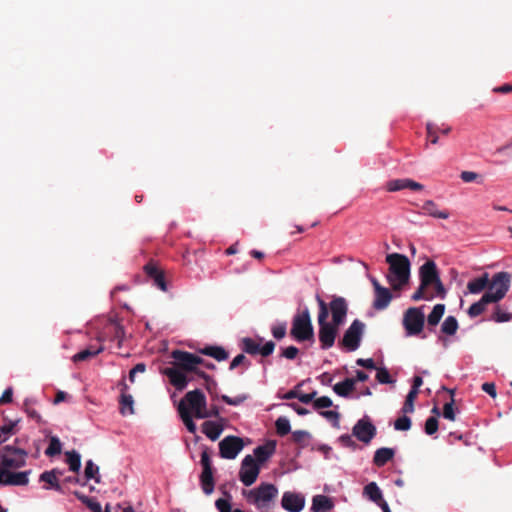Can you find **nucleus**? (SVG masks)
Masks as SVG:
<instances>
[{
    "label": "nucleus",
    "instance_id": "864d4df0",
    "mask_svg": "<svg viewBox=\"0 0 512 512\" xmlns=\"http://www.w3.org/2000/svg\"><path fill=\"white\" fill-rule=\"evenodd\" d=\"M310 437H311L310 433L305 430H295L292 432L293 441L295 443L301 445L302 447L306 446L305 441L307 439H310Z\"/></svg>",
    "mask_w": 512,
    "mask_h": 512
},
{
    "label": "nucleus",
    "instance_id": "49530a36",
    "mask_svg": "<svg viewBox=\"0 0 512 512\" xmlns=\"http://www.w3.org/2000/svg\"><path fill=\"white\" fill-rule=\"evenodd\" d=\"M276 432L279 436L283 437L291 432V424L287 417L280 416L275 421Z\"/></svg>",
    "mask_w": 512,
    "mask_h": 512
},
{
    "label": "nucleus",
    "instance_id": "cd10ccee",
    "mask_svg": "<svg viewBox=\"0 0 512 512\" xmlns=\"http://www.w3.org/2000/svg\"><path fill=\"white\" fill-rule=\"evenodd\" d=\"M396 450L390 447H381L377 449L373 456V464L376 467H383L395 456Z\"/></svg>",
    "mask_w": 512,
    "mask_h": 512
},
{
    "label": "nucleus",
    "instance_id": "f257e3e1",
    "mask_svg": "<svg viewBox=\"0 0 512 512\" xmlns=\"http://www.w3.org/2000/svg\"><path fill=\"white\" fill-rule=\"evenodd\" d=\"M511 274L506 271L495 273L491 278L489 290H487L482 297L473 303L467 310L470 318H475L481 315L488 304L498 303L507 294L510 288Z\"/></svg>",
    "mask_w": 512,
    "mask_h": 512
},
{
    "label": "nucleus",
    "instance_id": "7ed1b4c3",
    "mask_svg": "<svg viewBox=\"0 0 512 512\" xmlns=\"http://www.w3.org/2000/svg\"><path fill=\"white\" fill-rule=\"evenodd\" d=\"M317 301L319 305L317 320L319 326L318 338L320 342V348L322 350H328L335 343V339L339 331V325L327 321L329 315L327 304L319 296H317Z\"/></svg>",
    "mask_w": 512,
    "mask_h": 512
},
{
    "label": "nucleus",
    "instance_id": "f704fd0d",
    "mask_svg": "<svg viewBox=\"0 0 512 512\" xmlns=\"http://www.w3.org/2000/svg\"><path fill=\"white\" fill-rule=\"evenodd\" d=\"M427 136L432 144H437L439 141L438 132L447 135L451 131V127L447 125L438 126L437 124L428 122L426 124Z\"/></svg>",
    "mask_w": 512,
    "mask_h": 512
},
{
    "label": "nucleus",
    "instance_id": "2f4dec72",
    "mask_svg": "<svg viewBox=\"0 0 512 512\" xmlns=\"http://www.w3.org/2000/svg\"><path fill=\"white\" fill-rule=\"evenodd\" d=\"M178 412L188 432L195 434L197 427L193 421L192 414L189 411L188 406L185 404V401H180L178 405Z\"/></svg>",
    "mask_w": 512,
    "mask_h": 512
},
{
    "label": "nucleus",
    "instance_id": "5701e85b",
    "mask_svg": "<svg viewBox=\"0 0 512 512\" xmlns=\"http://www.w3.org/2000/svg\"><path fill=\"white\" fill-rule=\"evenodd\" d=\"M118 387L120 388V391H121L120 400H119L120 413L122 415L133 414L134 413V408H133L134 400H133L132 395L127 393L129 387L125 381V378H123L119 382Z\"/></svg>",
    "mask_w": 512,
    "mask_h": 512
},
{
    "label": "nucleus",
    "instance_id": "20e7f679",
    "mask_svg": "<svg viewBox=\"0 0 512 512\" xmlns=\"http://www.w3.org/2000/svg\"><path fill=\"white\" fill-rule=\"evenodd\" d=\"M290 335L299 343L306 341L314 342V329L307 306H304L302 310L298 309L293 316Z\"/></svg>",
    "mask_w": 512,
    "mask_h": 512
},
{
    "label": "nucleus",
    "instance_id": "f03ea898",
    "mask_svg": "<svg viewBox=\"0 0 512 512\" xmlns=\"http://www.w3.org/2000/svg\"><path fill=\"white\" fill-rule=\"evenodd\" d=\"M386 262L389 264L386 279L394 290H400L410 279L411 263L406 255L396 252L387 254Z\"/></svg>",
    "mask_w": 512,
    "mask_h": 512
},
{
    "label": "nucleus",
    "instance_id": "ddd939ff",
    "mask_svg": "<svg viewBox=\"0 0 512 512\" xmlns=\"http://www.w3.org/2000/svg\"><path fill=\"white\" fill-rule=\"evenodd\" d=\"M244 447L243 439L229 435L219 442V455L223 459H235Z\"/></svg>",
    "mask_w": 512,
    "mask_h": 512
},
{
    "label": "nucleus",
    "instance_id": "58836bf2",
    "mask_svg": "<svg viewBox=\"0 0 512 512\" xmlns=\"http://www.w3.org/2000/svg\"><path fill=\"white\" fill-rule=\"evenodd\" d=\"M363 495L374 503L383 499V493L376 482L366 484L363 489Z\"/></svg>",
    "mask_w": 512,
    "mask_h": 512
},
{
    "label": "nucleus",
    "instance_id": "e433bc0d",
    "mask_svg": "<svg viewBox=\"0 0 512 512\" xmlns=\"http://www.w3.org/2000/svg\"><path fill=\"white\" fill-rule=\"evenodd\" d=\"M104 350V347L102 345L97 346H89L88 348L81 350L80 352L73 355L72 360L74 362H81L85 361L89 358L95 357L98 354H100Z\"/></svg>",
    "mask_w": 512,
    "mask_h": 512
},
{
    "label": "nucleus",
    "instance_id": "473e14b6",
    "mask_svg": "<svg viewBox=\"0 0 512 512\" xmlns=\"http://www.w3.org/2000/svg\"><path fill=\"white\" fill-rule=\"evenodd\" d=\"M445 313L444 304H436L427 316V329L429 332H435V327L439 324Z\"/></svg>",
    "mask_w": 512,
    "mask_h": 512
},
{
    "label": "nucleus",
    "instance_id": "603ef678",
    "mask_svg": "<svg viewBox=\"0 0 512 512\" xmlns=\"http://www.w3.org/2000/svg\"><path fill=\"white\" fill-rule=\"evenodd\" d=\"M417 395L418 394H416V393H412L410 391L408 392L405 402L401 408L402 413L408 414V413H412L414 411V401H415Z\"/></svg>",
    "mask_w": 512,
    "mask_h": 512
},
{
    "label": "nucleus",
    "instance_id": "13d9d810",
    "mask_svg": "<svg viewBox=\"0 0 512 512\" xmlns=\"http://www.w3.org/2000/svg\"><path fill=\"white\" fill-rule=\"evenodd\" d=\"M17 422H10L8 424H4L0 427V443L6 441L8 437L13 433V429L16 426Z\"/></svg>",
    "mask_w": 512,
    "mask_h": 512
},
{
    "label": "nucleus",
    "instance_id": "c756f323",
    "mask_svg": "<svg viewBox=\"0 0 512 512\" xmlns=\"http://www.w3.org/2000/svg\"><path fill=\"white\" fill-rule=\"evenodd\" d=\"M422 214L437 219H448L450 214L447 210H438L437 204L433 200H426L421 206Z\"/></svg>",
    "mask_w": 512,
    "mask_h": 512
},
{
    "label": "nucleus",
    "instance_id": "0eeeda50",
    "mask_svg": "<svg viewBox=\"0 0 512 512\" xmlns=\"http://www.w3.org/2000/svg\"><path fill=\"white\" fill-rule=\"evenodd\" d=\"M422 307H410L403 316V326L406 336L420 335L425 324V315Z\"/></svg>",
    "mask_w": 512,
    "mask_h": 512
},
{
    "label": "nucleus",
    "instance_id": "c85d7f7f",
    "mask_svg": "<svg viewBox=\"0 0 512 512\" xmlns=\"http://www.w3.org/2000/svg\"><path fill=\"white\" fill-rule=\"evenodd\" d=\"M224 430L223 424L219 421H205L202 424V432L211 441H216Z\"/></svg>",
    "mask_w": 512,
    "mask_h": 512
},
{
    "label": "nucleus",
    "instance_id": "423d86ee",
    "mask_svg": "<svg viewBox=\"0 0 512 512\" xmlns=\"http://www.w3.org/2000/svg\"><path fill=\"white\" fill-rule=\"evenodd\" d=\"M364 330L365 324L361 320L355 319L344 332L342 339L338 342L339 347L345 349L347 352L356 351L360 347Z\"/></svg>",
    "mask_w": 512,
    "mask_h": 512
},
{
    "label": "nucleus",
    "instance_id": "338daca9",
    "mask_svg": "<svg viewBox=\"0 0 512 512\" xmlns=\"http://www.w3.org/2000/svg\"><path fill=\"white\" fill-rule=\"evenodd\" d=\"M353 435H349V434H342L339 438H338V441L344 446V447H349V448H353L355 449L356 448V443L355 441L353 440L352 438Z\"/></svg>",
    "mask_w": 512,
    "mask_h": 512
},
{
    "label": "nucleus",
    "instance_id": "6e6d98bb",
    "mask_svg": "<svg viewBox=\"0 0 512 512\" xmlns=\"http://www.w3.org/2000/svg\"><path fill=\"white\" fill-rule=\"evenodd\" d=\"M424 430L427 435L431 436V435L435 434L438 430L437 417L431 416V417L427 418V420L425 422Z\"/></svg>",
    "mask_w": 512,
    "mask_h": 512
},
{
    "label": "nucleus",
    "instance_id": "e2e57ef3",
    "mask_svg": "<svg viewBox=\"0 0 512 512\" xmlns=\"http://www.w3.org/2000/svg\"><path fill=\"white\" fill-rule=\"evenodd\" d=\"M146 371V365L144 363H137L130 371H129V381L131 383H134L135 381V376L137 375V373H143Z\"/></svg>",
    "mask_w": 512,
    "mask_h": 512
},
{
    "label": "nucleus",
    "instance_id": "052dcab7",
    "mask_svg": "<svg viewBox=\"0 0 512 512\" xmlns=\"http://www.w3.org/2000/svg\"><path fill=\"white\" fill-rule=\"evenodd\" d=\"M427 287H422V284L420 283V286L418 287V289L413 293V295L411 296V299L413 301H419V300H422V299H425V300H432L434 298V295H425L424 294V290L426 289Z\"/></svg>",
    "mask_w": 512,
    "mask_h": 512
},
{
    "label": "nucleus",
    "instance_id": "8fccbe9b",
    "mask_svg": "<svg viewBox=\"0 0 512 512\" xmlns=\"http://www.w3.org/2000/svg\"><path fill=\"white\" fill-rule=\"evenodd\" d=\"M376 379L380 384H392L395 380L392 379L388 369L386 367L377 368Z\"/></svg>",
    "mask_w": 512,
    "mask_h": 512
},
{
    "label": "nucleus",
    "instance_id": "72a5a7b5",
    "mask_svg": "<svg viewBox=\"0 0 512 512\" xmlns=\"http://www.w3.org/2000/svg\"><path fill=\"white\" fill-rule=\"evenodd\" d=\"M356 380L354 378H346L333 386V391L340 397L347 398L355 389Z\"/></svg>",
    "mask_w": 512,
    "mask_h": 512
},
{
    "label": "nucleus",
    "instance_id": "680f3d73",
    "mask_svg": "<svg viewBox=\"0 0 512 512\" xmlns=\"http://www.w3.org/2000/svg\"><path fill=\"white\" fill-rule=\"evenodd\" d=\"M299 353V349L296 346H288L282 349L281 356L288 359L294 360Z\"/></svg>",
    "mask_w": 512,
    "mask_h": 512
},
{
    "label": "nucleus",
    "instance_id": "aec40b11",
    "mask_svg": "<svg viewBox=\"0 0 512 512\" xmlns=\"http://www.w3.org/2000/svg\"><path fill=\"white\" fill-rule=\"evenodd\" d=\"M277 441L268 439L263 445H258L253 450V457L262 467L276 452Z\"/></svg>",
    "mask_w": 512,
    "mask_h": 512
},
{
    "label": "nucleus",
    "instance_id": "bb28decb",
    "mask_svg": "<svg viewBox=\"0 0 512 512\" xmlns=\"http://www.w3.org/2000/svg\"><path fill=\"white\" fill-rule=\"evenodd\" d=\"M334 503L331 498L326 495H315L312 498L310 507L311 512H329L333 509Z\"/></svg>",
    "mask_w": 512,
    "mask_h": 512
},
{
    "label": "nucleus",
    "instance_id": "393cba45",
    "mask_svg": "<svg viewBox=\"0 0 512 512\" xmlns=\"http://www.w3.org/2000/svg\"><path fill=\"white\" fill-rule=\"evenodd\" d=\"M375 292V297L373 301V307L376 310H384L386 309L392 298L393 295L391 291L386 287H377V290Z\"/></svg>",
    "mask_w": 512,
    "mask_h": 512
},
{
    "label": "nucleus",
    "instance_id": "3c124183",
    "mask_svg": "<svg viewBox=\"0 0 512 512\" xmlns=\"http://www.w3.org/2000/svg\"><path fill=\"white\" fill-rule=\"evenodd\" d=\"M412 422L410 417L405 414L397 418L394 422V429L397 431H408L411 428Z\"/></svg>",
    "mask_w": 512,
    "mask_h": 512
},
{
    "label": "nucleus",
    "instance_id": "69168bd1",
    "mask_svg": "<svg viewBox=\"0 0 512 512\" xmlns=\"http://www.w3.org/2000/svg\"><path fill=\"white\" fill-rule=\"evenodd\" d=\"M245 362H247V367H249L250 365V362L247 360L246 356L244 354H238L237 356H235L233 358V360L231 361L230 365H229V369L230 370H234L235 368H237L239 365L241 364H244Z\"/></svg>",
    "mask_w": 512,
    "mask_h": 512
},
{
    "label": "nucleus",
    "instance_id": "09e8293b",
    "mask_svg": "<svg viewBox=\"0 0 512 512\" xmlns=\"http://www.w3.org/2000/svg\"><path fill=\"white\" fill-rule=\"evenodd\" d=\"M62 443L57 436H52L50 438V442L48 447L45 450V455L48 457H53L61 453Z\"/></svg>",
    "mask_w": 512,
    "mask_h": 512
},
{
    "label": "nucleus",
    "instance_id": "412c9836",
    "mask_svg": "<svg viewBox=\"0 0 512 512\" xmlns=\"http://www.w3.org/2000/svg\"><path fill=\"white\" fill-rule=\"evenodd\" d=\"M164 373L178 391L184 390L190 381L185 371L176 366L166 368Z\"/></svg>",
    "mask_w": 512,
    "mask_h": 512
},
{
    "label": "nucleus",
    "instance_id": "1a4fd4ad",
    "mask_svg": "<svg viewBox=\"0 0 512 512\" xmlns=\"http://www.w3.org/2000/svg\"><path fill=\"white\" fill-rule=\"evenodd\" d=\"M200 464L202 466V472L199 477L200 486L204 494L210 495L214 491L215 481L212 460L207 447H205L201 453Z\"/></svg>",
    "mask_w": 512,
    "mask_h": 512
},
{
    "label": "nucleus",
    "instance_id": "2eb2a0df",
    "mask_svg": "<svg viewBox=\"0 0 512 512\" xmlns=\"http://www.w3.org/2000/svg\"><path fill=\"white\" fill-rule=\"evenodd\" d=\"M275 346V343L271 340L266 341L263 345L250 337H244L241 341V349L249 355L260 354L263 357H268L274 352Z\"/></svg>",
    "mask_w": 512,
    "mask_h": 512
},
{
    "label": "nucleus",
    "instance_id": "9d476101",
    "mask_svg": "<svg viewBox=\"0 0 512 512\" xmlns=\"http://www.w3.org/2000/svg\"><path fill=\"white\" fill-rule=\"evenodd\" d=\"M181 401H185L189 411H193L196 418L206 419L207 400L205 394L200 389L187 392Z\"/></svg>",
    "mask_w": 512,
    "mask_h": 512
},
{
    "label": "nucleus",
    "instance_id": "ea45409f",
    "mask_svg": "<svg viewBox=\"0 0 512 512\" xmlns=\"http://www.w3.org/2000/svg\"><path fill=\"white\" fill-rule=\"evenodd\" d=\"M494 311L491 316L487 319L495 323H505L512 320V313L505 310L501 305L495 303Z\"/></svg>",
    "mask_w": 512,
    "mask_h": 512
},
{
    "label": "nucleus",
    "instance_id": "79ce46f5",
    "mask_svg": "<svg viewBox=\"0 0 512 512\" xmlns=\"http://www.w3.org/2000/svg\"><path fill=\"white\" fill-rule=\"evenodd\" d=\"M84 475L86 482L94 480L95 483H100L99 467L91 459L86 461Z\"/></svg>",
    "mask_w": 512,
    "mask_h": 512
},
{
    "label": "nucleus",
    "instance_id": "9b49d317",
    "mask_svg": "<svg viewBox=\"0 0 512 512\" xmlns=\"http://www.w3.org/2000/svg\"><path fill=\"white\" fill-rule=\"evenodd\" d=\"M261 471V466L252 455H246L241 462L239 470V479L244 486H251L254 484Z\"/></svg>",
    "mask_w": 512,
    "mask_h": 512
},
{
    "label": "nucleus",
    "instance_id": "4468645a",
    "mask_svg": "<svg viewBox=\"0 0 512 512\" xmlns=\"http://www.w3.org/2000/svg\"><path fill=\"white\" fill-rule=\"evenodd\" d=\"M171 357L174 359V366L186 372L196 370V366L204 362L200 356L183 350L172 351Z\"/></svg>",
    "mask_w": 512,
    "mask_h": 512
},
{
    "label": "nucleus",
    "instance_id": "f3484780",
    "mask_svg": "<svg viewBox=\"0 0 512 512\" xmlns=\"http://www.w3.org/2000/svg\"><path fill=\"white\" fill-rule=\"evenodd\" d=\"M329 309L332 315L331 323L339 326L345 323L348 312V303L344 297L333 296L329 304Z\"/></svg>",
    "mask_w": 512,
    "mask_h": 512
},
{
    "label": "nucleus",
    "instance_id": "c9c22d12",
    "mask_svg": "<svg viewBox=\"0 0 512 512\" xmlns=\"http://www.w3.org/2000/svg\"><path fill=\"white\" fill-rule=\"evenodd\" d=\"M62 474V471L57 468L42 472L39 476V481L45 483L43 489L51 490L52 487L59 481L58 476Z\"/></svg>",
    "mask_w": 512,
    "mask_h": 512
},
{
    "label": "nucleus",
    "instance_id": "774afa93",
    "mask_svg": "<svg viewBox=\"0 0 512 512\" xmlns=\"http://www.w3.org/2000/svg\"><path fill=\"white\" fill-rule=\"evenodd\" d=\"M432 285L435 286V290H436L435 296L439 297L441 299H444L446 297L447 291H446L440 277L438 278V280H435Z\"/></svg>",
    "mask_w": 512,
    "mask_h": 512
},
{
    "label": "nucleus",
    "instance_id": "de8ad7c7",
    "mask_svg": "<svg viewBox=\"0 0 512 512\" xmlns=\"http://www.w3.org/2000/svg\"><path fill=\"white\" fill-rule=\"evenodd\" d=\"M287 332V322L286 321H276L271 326V334L277 339L281 340L286 336Z\"/></svg>",
    "mask_w": 512,
    "mask_h": 512
},
{
    "label": "nucleus",
    "instance_id": "4c0bfd02",
    "mask_svg": "<svg viewBox=\"0 0 512 512\" xmlns=\"http://www.w3.org/2000/svg\"><path fill=\"white\" fill-rule=\"evenodd\" d=\"M73 495L84 505H86L91 512H104L101 504L94 498H91L82 492L75 490Z\"/></svg>",
    "mask_w": 512,
    "mask_h": 512
},
{
    "label": "nucleus",
    "instance_id": "c03bdc74",
    "mask_svg": "<svg viewBox=\"0 0 512 512\" xmlns=\"http://www.w3.org/2000/svg\"><path fill=\"white\" fill-rule=\"evenodd\" d=\"M224 495L227 497L226 499L219 498L215 501V506L219 512H245L239 508L232 510L231 499L232 496L228 492H224Z\"/></svg>",
    "mask_w": 512,
    "mask_h": 512
},
{
    "label": "nucleus",
    "instance_id": "f8f14e48",
    "mask_svg": "<svg viewBox=\"0 0 512 512\" xmlns=\"http://www.w3.org/2000/svg\"><path fill=\"white\" fill-rule=\"evenodd\" d=\"M376 433L377 428L368 415L360 418L352 428V435L364 444H369Z\"/></svg>",
    "mask_w": 512,
    "mask_h": 512
},
{
    "label": "nucleus",
    "instance_id": "a19ab883",
    "mask_svg": "<svg viewBox=\"0 0 512 512\" xmlns=\"http://www.w3.org/2000/svg\"><path fill=\"white\" fill-rule=\"evenodd\" d=\"M36 403V399L26 398L23 402V408L29 418L35 420L38 424H41L43 423L42 417L38 413V411L33 408V405H35Z\"/></svg>",
    "mask_w": 512,
    "mask_h": 512
},
{
    "label": "nucleus",
    "instance_id": "a211bd4d",
    "mask_svg": "<svg viewBox=\"0 0 512 512\" xmlns=\"http://www.w3.org/2000/svg\"><path fill=\"white\" fill-rule=\"evenodd\" d=\"M281 506L288 512H301L305 507V497L301 493L286 491L282 495Z\"/></svg>",
    "mask_w": 512,
    "mask_h": 512
},
{
    "label": "nucleus",
    "instance_id": "a18cd8bd",
    "mask_svg": "<svg viewBox=\"0 0 512 512\" xmlns=\"http://www.w3.org/2000/svg\"><path fill=\"white\" fill-rule=\"evenodd\" d=\"M458 321L454 316H448L445 318L441 325V332L446 335H454L458 330Z\"/></svg>",
    "mask_w": 512,
    "mask_h": 512
},
{
    "label": "nucleus",
    "instance_id": "6e6552de",
    "mask_svg": "<svg viewBox=\"0 0 512 512\" xmlns=\"http://www.w3.org/2000/svg\"><path fill=\"white\" fill-rule=\"evenodd\" d=\"M0 456V466L4 471L18 469L26 465L27 452L12 445H5Z\"/></svg>",
    "mask_w": 512,
    "mask_h": 512
},
{
    "label": "nucleus",
    "instance_id": "39448f33",
    "mask_svg": "<svg viewBox=\"0 0 512 512\" xmlns=\"http://www.w3.org/2000/svg\"><path fill=\"white\" fill-rule=\"evenodd\" d=\"M243 495L250 504L261 510L278 495V488L272 483L262 482L256 488L243 490Z\"/></svg>",
    "mask_w": 512,
    "mask_h": 512
},
{
    "label": "nucleus",
    "instance_id": "bf43d9fd",
    "mask_svg": "<svg viewBox=\"0 0 512 512\" xmlns=\"http://www.w3.org/2000/svg\"><path fill=\"white\" fill-rule=\"evenodd\" d=\"M247 399V396L246 395H238L236 397H229L227 395H222L221 396V400L223 402H225L226 404L228 405H231V406H239L240 404H242L245 400Z\"/></svg>",
    "mask_w": 512,
    "mask_h": 512
},
{
    "label": "nucleus",
    "instance_id": "b1692460",
    "mask_svg": "<svg viewBox=\"0 0 512 512\" xmlns=\"http://www.w3.org/2000/svg\"><path fill=\"white\" fill-rule=\"evenodd\" d=\"M31 470L21 472L5 471L1 485L26 486L29 483Z\"/></svg>",
    "mask_w": 512,
    "mask_h": 512
},
{
    "label": "nucleus",
    "instance_id": "5fc2aeb1",
    "mask_svg": "<svg viewBox=\"0 0 512 512\" xmlns=\"http://www.w3.org/2000/svg\"><path fill=\"white\" fill-rule=\"evenodd\" d=\"M455 400L452 398L449 402L444 404L443 407V417L447 420L454 421L456 418L455 410H454Z\"/></svg>",
    "mask_w": 512,
    "mask_h": 512
},
{
    "label": "nucleus",
    "instance_id": "a878e982",
    "mask_svg": "<svg viewBox=\"0 0 512 512\" xmlns=\"http://www.w3.org/2000/svg\"><path fill=\"white\" fill-rule=\"evenodd\" d=\"M490 283L491 280L489 279V274L484 272L481 276L471 279L467 283V290L469 293L476 295L481 293L486 288L489 290Z\"/></svg>",
    "mask_w": 512,
    "mask_h": 512
},
{
    "label": "nucleus",
    "instance_id": "7c9ffc66",
    "mask_svg": "<svg viewBox=\"0 0 512 512\" xmlns=\"http://www.w3.org/2000/svg\"><path fill=\"white\" fill-rule=\"evenodd\" d=\"M199 353L205 356L212 357L218 362L225 361L229 357L228 352L222 346L217 345H207L199 349Z\"/></svg>",
    "mask_w": 512,
    "mask_h": 512
},
{
    "label": "nucleus",
    "instance_id": "4be33fe9",
    "mask_svg": "<svg viewBox=\"0 0 512 512\" xmlns=\"http://www.w3.org/2000/svg\"><path fill=\"white\" fill-rule=\"evenodd\" d=\"M403 189H411L415 191L423 190L424 186L410 178L393 179L387 182L386 190L396 192Z\"/></svg>",
    "mask_w": 512,
    "mask_h": 512
},
{
    "label": "nucleus",
    "instance_id": "6ab92c4d",
    "mask_svg": "<svg viewBox=\"0 0 512 512\" xmlns=\"http://www.w3.org/2000/svg\"><path fill=\"white\" fill-rule=\"evenodd\" d=\"M440 277L436 263L433 260L426 261L419 268V278L422 287H429Z\"/></svg>",
    "mask_w": 512,
    "mask_h": 512
},
{
    "label": "nucleus",
    "instance_id": "dca6fc26",
    "mask_svg": "<svg viewBox=\"0 0 512 512\" xmlns=\"http://www.w3.org/2000/svg\"><path fill=\"white\" fill-rule=\"evenodd\" d=\"M143 271L147 279L152 281L153 286L157 287L163 292L168 290L164 271L158 267L156 262L149 261L146 263L143 267Z\"/></svg>",
    "mask_w": 512,
    "mask_h": 512
},
{
    "label": "nucleus",
    "instance_id": "4d7b16f0",
    "mask_svg": "<svg viewBox=\"0 0 512 512\" xmlns=\"http://www.w3.org/2000/svg\"><path fill=\"white\" fill-rule=\"evenodd\" d=\"M332 405H333V402H332L331 398L328 396H321V397L315 399L313 402V408L315 410L329 408Z\"/></svg>",
    "mask_w": 512,
    "mask_h": 512
},
{
    "label": "nucleus",
    "instance_id": "37998d69",
    "mask_svg": "<svg viewBox=\"0 0 512 512\" xmlns=\"http://www.w3.org/2000/svg\"><path fill=\"white\" fill-rule=\"evenodd\" d=\"M66 463L69 466V470L72 472H78L81 468V455L76 450L66 452Z\"/></svg>",
    "mask_w": 512,
    "mask_h": 512
},
{
    "label": "nucleus",
    "instance_id": "0e129e2a",
    "mask_svg": "<svg viewBox=\"0 0 512 512\" xmlns=\"http://www.w3.org/2000/svg\"><path fill=\"white\" fill-rule=\"evenodd\" d=\"M320 415L328 420L333 421L334 426L339 425L340 414L337 411H332V410L321 411Z\"/></svg>",
    "mask_w": 512,
    "mask_h": 512
}]
</instances>
